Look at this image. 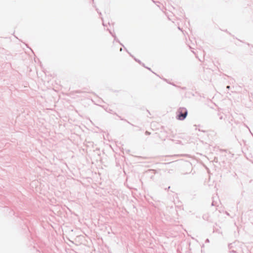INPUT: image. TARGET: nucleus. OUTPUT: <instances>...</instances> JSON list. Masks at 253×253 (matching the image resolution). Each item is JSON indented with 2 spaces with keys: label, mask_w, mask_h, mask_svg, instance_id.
I'll return each mask as SVG.
<instances>
[{
  "label": "nucleus",
  "mask_w": 253,
  "mask_h": 253,
  "mask_svg": "<svg viewBox=\"0 0 253 253\" xmlns=\"http://www.w3.org/2000/svg\"><path fill=\"white\" fill-rule=\"evenodd\" d=\"M178 114L177 115V118L179 120H183L187 115V111L185 108H181L178 110Z\"/></svg>",
  "instance_id": "1"
},
{
  "label": "nucleus",
  "mask_w": 253,
  "mask_h": 253,
  "mask_svg": "<svg viewBox=\"0 0 253 253\" xmlns=\"http://www.w3.org/2000/svg\"><path fill=\"white\" fill-rule=\"evenodd\" d=\"M129 54H130V55L132 57H133V59H134V60H135V61H136L137 62H138V63H139L140 64H141V61L140 60L137 59H136V58L134 57H133V56L131 54H130V53H129Z\"/></svg>",
  "instance_id": "2"
},
{
  "label": "nucleus",
  "mask_w": 253,
  "mask_h": 253,
  "mask_svg": "<svg viewBox=\"0 0 253 253\" xmlns=\"http://www.w3.org/2000/svg\"><path fill=\"white\" fill-rule=\"evenodd\" d=\"M109 32H110V33L112 35V36L114 38V40H115L116 42H120V41H119V40L117 38L116 36L115 35H114L112 34V33L110 31H109Z\"/></svg>",
  "instance_id": "3"
},
{
  "label": "nucleus",
  "mask_w": 253,
  "mask_h": 253,
  "mask_svg": "<svg viewBox=\"0 0 253 253\" xmlns=\"http://www.w3.org/2000/svg\"><path fill=\"white\" fill-rule=\"evenodd\" d=\"M117 116L119 117V118H120V119H121V120H124L123 118H121V116H118V115H117ZM125 120L128 123H129V124H131L129 122L127 121L126 120Z\"/></svg>",
  "instance_id": "4"
},
{
  "label": "nucleus",
  "mask_w": 253,
  "mask_h": 253,
  "mask_svg": "<svg viewBox=\"0 0 253 253\" xmlns=\"http://www.w3.org/2000/svg\"><path fill=\"white\" fill-rule=\"evenodd\" d=\"M96 10L97 11V12L98 13V14H99V15H101V13L100 12H99V11H98V9H97V8H96Z\"/></svg>",
  "instance_id": "5"
},
{
  "label": "nucleus",
  "mask_w": 253,
  "mask_h": 253,
  "mask_svg": "<svg viewBox=\"0 0 253 253\" xmlns=\"http://www.w3.org/2000/svg\"><path fill=\"white\" fill-rule=\"evenodd\" d=\"M122 48H121V49H120V51H122Z\"/></svg>",
  "instance_id": "6"
},
{
  "label": "nucleus",
  "mask_w": 253,
  "mask_h": 253,
  "mask_svg": "<svg viewBox=\"0 0 253 253\" xmlns=\"http://www.w3.org/2000/svg\"><path fill=\"white\" fill-rule=\"evenodd\" d=\"M92 0L93 1L94 0Z\"/></svg>",
  "instance_id": "7"
}]
</instances>
